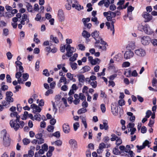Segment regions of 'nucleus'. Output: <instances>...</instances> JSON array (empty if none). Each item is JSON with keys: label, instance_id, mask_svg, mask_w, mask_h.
Segmentation results:
<instances>
[{"label": "nucleus", "instance_id": "nucleus-36", "mask_svg": "<svg viewBox=\"0 0 157 157\" xmlns=\"http://www.w3.org/2000/svg\"><path fill=\"white\" fill-rule=\"evenodd\" d=\"M82 35L84 37L87 38H89L90 36V33L85 30L83 31L82 33Z\"/></svg>", "mask_w": 157, "mask_h": 157}, {"label": "nucleus", "instance_id": "nucleus-53", "mask_svg": "<svg viewBox=\"0 0 157 157\" xmlns=\"http://www.w3.org/2000/svg\"><path fill=\"white\" fill-rule=\"evenodd\" d=\"M130 65V63L129 62L127 61L123 63L122 64V67H129Z\"/></svg>", "mask_w": 157, "mask_h": 157}, {"label": "nucleus", "instance_id": "nucleus-24", "mask_svg": "<svg viewBox=\"0 0 157 157\" xmlns=\"http://www.w3.org/2000/svg\"><path fill=\"white\" fill-rule=\"evenodd\" d=\"M100 128L101 129H104L105 130H107L109 129V126L108 123L106 122H104L103 124H100Z\"/></svg>", "mask_w": 157, "mask_h": 157}, {"label": "nucleus", "instance_id": "nucleus-35", "mask_svg": "<svg viewBox=\"0 0 157 157\" xmlns=\"http://www.w3.org/2000/svg\"><path fill=\"white\" fill-rule=\"evenodd\" d=\"M59 82L60 83L63 82L64 85H66L67 84L66 78L65 76L60 77Z\"/></svg>", "mask_w": 157, "mask_h": 157}, {"label": "nucleus", "instance_id": "nucleus-54", "mask_svg": "<svg viewBox=\"0 0 157 157\" xmlns=\"http://www.w3.org/2000/svg\"><path fill=\"white\" fill-rule=\"evenodd\" d=\"M100 108L102 113H104L106 111L105 105L104 104H102L100 105Z\"/></svg>", "mask_w": 157, "mask_h": 157}, {"label": "nucleus", "instance_id": "nucleus-40", "mask_svg": "<svg viewBox=\"0 0 157 157\" xmlns=\"http://www.w3.org/2000/svg\"><path fill=\"white\" fill-rule=\"evenodd\" d=\"M50 39L51 40L53 41L55 43H58L59 42V40L58 38L56 37H54L52 35L50 36Z\"/></svg>", "mask_w": 157, "mask_h": 157}, {"label": "nucleus", "instance_id": "nucleus-13", "mask_svg": "<svg viewBox=\"0 0 157 157\" xmlns=\"http://www.w3.org/2000/svg\"><path fill=\"white\" fill-rule=\"evenodd\" d=\"M142 16L144 19V21L145 22L149 21L152 19V17L149 13L144 12L143 13Z\"/></svg>", "mask_w": 157, "mask_h": 157}, {"label": "nucleus", "instance_id": "nucleus-60", "mask_svg": "<svg viewBox=\"0 0 157 157\" xmlns=\"http://www.w3.org/2000/svg\"><path fill=\"white\" fill-rule=\"evenodd\" d=\"M54 129L53 126L50 125L48 126L47 129L48 132H53Z\"/></svg>", "mask_w": 157, "mask_h": 157}, {"label": "nucleus", "instance_id": "nucleus-11", "mask_svg": "<svg viewBox=\"0 0 157 157\" xmlns=\"http://www.w3.org/2000/svg\"><path fill=\"white\" fill-rule=\"evenodd\" d=\"M30 107L33 110V112L34 113L40 112L42 109V107L38 106L34 104H32Z\"/></svg>", "mask_w": 157, "mask_h": 157}, {"label": "nucleus", "instance_id": "nucleus-62", "mask_svg": "<svg viewBox=\"0 0 157 157\" xmlns=\"http://www.w3.org/2000/svg\"><path fill=\"white\" fill-rule=\"evenodd\" d=\"M88 89V88L87 86H83L82 89V92L83 93L88 94L87 93V90Z\"/></svg>", "mask_w": 157, "mask_h": 157}, {"label": "nucleus", "instance_id": "nucleus-50", "mask_svg": "<svg viewBox=\"0 0 157 157\" xmlns=\"http://www.w3.org/2000/svg\"><path fill=\"white\" fill-rule=\"evenodd\" d=\"M118 104L119 106H122L125 104V101L123 99H120L118 101Z\"/></svg>", "mask_w": 157, "mask_h": 157}, {"label": "nucleus", "instance_id": "nucleus-43", "mask_svg": "<svg viewBox=\"0 0 157 157\" xmlns=\"http://www.w3.org/2000/svg\"><path fill=\"white\" fill-rule=\"evenodd\" d=\"M90 84L93 88H95L97 87V82L96 81H91Z\"/></svg>", "mask_w": 157, "mask_h": 157}, {"label": "nucleus", "instance_id": "nucleus-32", "mask_svg": "<svg viewBox=\"0 0 157 157\" xmlns=\"http://www.w3.org/2000/svg\"><path fill=\"white\" fill-rule=\"evenodd\" d=\"M35 147L32 146L30 147V150L28 152V155L30 157L33 156L34 155L33 151L35 149Z\"/></svg>", "mask_w": 157, "mask_h": 157}, {"label": "nucleus", "instance_id": "nucleus-5", "mask_svg": "<svg viewBox=\"0 0 157 157\" xmlns=\"http://www.w3.org/2000/svg\"><path fill=\"white\" fill-rule=\"evenodd\" d=\"M134 53L136 56L141 57H144L146 55V52L145 50L142 48L136 49L134 51Z\"/></svg>", "mask_w": 157, "mask_h": 157}, {"label": "nucleus", "instance_id": "nucleus-18", "mask_svg": "<svg viewBox=\"0 0 157 157\" xmlns=\"http://www.w3.org/2000/svg\"><path fill=\"white\" fill-rule=\"evenodd\" d=\"M72 7L75 8V9L78 11L83 9V6H81L79 4L78 1H75L74 2V3L72 4Z\"/></svg>", "mask_w": 157, "mask_h": 157}, {"label": "nucleus", "instance_id": "nucleus-1", "mask_svg": "<svg viewBox=\"0 0 157 157\" xmlns=\"http://www.w3.org/2000/svg\"><path fill=\"white\" fill-rule=\"evenodd\" d=\"M10 124L11 127L16 131L20 128H22L25 125V123L23 121H20V119H16L11 120Z\"/></svg>", "mask_w": 157, "mask_h": 157}, {"label": "nucleus", "instance_id": "nucleus-63", "mask_svg": "<svg viewBox=\"0 0 157 157\" xmlns=\"http://www.w3.org/2000/svg\"><path fill=\"white\" fill-rule=\"evenodd\" d=\"M52 136L57 138H59L60 136V133L59 131H57L53 133Z\"/></svg>", "mask_w": 157, "mask_h": 157}, {"label": "nucleus", "instance_id": "nucleus-7", "mask_svg": "<svg viewBox=\"0 0 157 157\" xmlns=\"http://www.w3.org/2000/svg\"><path fill=\"white\" fill-rule=\"evenodd\" d=\"M151 41V38L147 36H144L140 37V41L144 45H148Z\"/></svg>", "mask_w": 157, "mask_h": 157}, {"label": "nucleus", "instance_id": "nucleus-44", "mask_svg": "<svg viewBox=\"0 0 157 157\" xmlns=\"http://www.w3.org/2000/svg\"><path fill=\"white\" fill-rule=\"evenodd\" d=\"M128 46L130 48L133 49L134 48L135 46V43L134 42H131L129 43Z\"/></svg>", "mask_w": 157, "mask_h": 157}, {"label": "nucleus", "instance_id": "nucleus-9", "mask_svg": "<svg viewBox=\"0 0 157 157\" xmlns=\"http://www.w3.org/2000/svg\"><path fill=\"white\" fill-rule=\"evenodd\" d=\"M114 23V22L113 21H111L110 22H106L105 24L107 26L108 29L112 32L113 35H114L115 32Z\"/></svg>", "mask_w": 157, "mask_h": 157}, {"label": "nucleus", "instance_id": "nucleus-33", "mask_svg": "<svg viewBox=\"0 0 157 157\" xmlns=\"http://www.w3.org/2000/svg\"><path fill=\"white\" fill-rule=\"evenodd\" d=\"M100 61L99 59L97 58L94 59H93V60L91 61L90 63L92 65H95L99 63Z\"/></svg>", "mask_w": 157, "mask_h": 157}, {"label": "nucleus", "instance_id": "nucleus-28", "mask_svg": "<svg viewBox=\"0 0 157 157\" xmlns=\"http://www.w3.org/2000/svg\"><path fill=\"white\" fill-rule=\"evenodd\" d=\"M109 68L112 69L113 71L115 73L119 72V74H118V75H121V72L120 70H119L117 67L114 66H111V67Z\"/></svg>", "mask_w": 157, "mask_h": 157}, {"label": "nucleus", "instance_id": "nucleus-12", "mask_svg": "<svg viewBox=\"0 0 157 157\" xmlns=\"http://www.w3.org/2000/svg\"><path fill=\"white\" fill-rule=\"evenodd\" d=\"M99 33L98 31H95L91 34V36L94 38L95 40V44H96L100 42V36H99Z\"/></svg>", "mask_w": 157, "mask_h": 157}, {"label": "nucleus", "instance_id": "nucleus-25", "mask_svg": "<svg viewBox=\"0 0 157 157\" xmlns=\"http://www.w3.org/2000/svg\"><path fill=\"white\" fill-rule=\"evenodd\" d=\"M78 80L80 82L83 83L85 81V77L82 74L78 75H77Z\"/></svg>", "mask_w": 157, "mask_h": 157}, {"label": "nucleus", "instance_id": "nucleus-48", "mask_svg": "<svg viewBox=\"0 0 157 157\" xmlns=\"http://www.w3.org/2000/svg\"><path fill=\"white\" fill-rule=\"evenodd\" d=\"M90 18L89 17L87 18H83L82 20V21L83 22L84 25L86 26V23L90 21Z\"/></svg>", "mask_w": 157, "mask_h": 157}, {"label": "nucleus", "instance_id": "nucleus-34", "mask_svg": "<svg viewBox=\"0 0 157 157\" xmlns=\"http://www.w3.org/2000/svg\"><path fill=\"white\" fill-rule=\"evenodd\" d=\"M10 116L12 117H16V119H20V115L18 114L17 112H13L10 113Z\"/></svg>", "mask_w": 157, "mask_h": 157}, {"label": "nucleus", "instance_id": "nucleus-20", "mask_svg": "<svg viewBox=\"0 0 157 157\" xmlns=\"http://www.w3.org/2000/svg\"><path fill=\"white\" fill-rule=\"evenodd\" d=\"M21 73L22 72L21 71H19V72H17L15 75V77L17 79V81L19 84L23 83L24 82V81H23V80L21 79Z\"/></svg>", "mask_w": 157, "mask_h": 157}, {"label": "nucleus", "instance_id": "nucleus-21", "mask_svg": "<svg viewBox=\"0 0 157 157\" xmlns=\"http://www.w3.org/2000/svg\"><path fill=\"white\" fill-rule=\"evenodd\" d=\"M70 145L73 148H77V143L76 140L74 139H70L69 141Z\"/></svg>", "mask_w": 157, "mask_h": 157}, {"label": "nucleus", "instance_id": "nucleus-6", "mask_svg": "<svg viewBox=\"0 0 157 157\" xmlns=\"http://www.w3.org/2000/svg\"><path fill=\"white\" fill-rule=\"evenodd\" d=\"M67 51L66 55L68 57L71 56L73 53L76 51V49L73 47H71L70 44H68L66 48Z\"/></svg>", "mask_w": 157, "mask_h": 157}, {"label": "nucleus", "instance_id": "nucleus-49", "mask_svg": "<svg viewBox=\"0 0 157 157\" xmlns=\"http://www.w3.org/2000/svg\"><path fill=\"white\" fill-rule=\"evenodd\" d=\"M134 124L133 122L131 123L130 122L127 125V127L128 128V130H129V129L134 128Z\"/></svg>", "mask_w": 157, "mask_h": 157}, {"label": "nucleus", "instance_id": "nucleus-61", "mask_svg": "<svg viewBox=\"0 0 157 157\" xmlns=\"http://www.w3.org/2000/svg\"><path fill=\"white\" fill-rule=\"evenodd\" d=\"M39 64L40 62L39 60H37L35 66V69L36 71H38L39 70Z\"/></svg>", "mask_w": 157, "mask_h": 157}, {"label": "nucleus", "instance_id": "nucleus-31", "mask_svg": "<svg viewBox=\"0 0 157 157\" xmlns=\"http://www.w3.org/2000/svg\"><path fill=\"white\" fill-rule=\"evenodd\" d=\"M10 102H9L6 100H3L2 102V105L4 107L7 108L10 107Z\"/></svg>", "mask_w": 157, "mask_h": 157}, {"label": "nucleus", "instance_id": "nucleus-55", "mask_svg": "<svg viewBox=\"0 0 157 157\" xmlns=\"http://www.w3.org/2000/svg\"><path fill=\"white\" fill-rule=\"evenodd\" d=\"M30 141L29 139L25 138L23 140V142L25 145H27L30 143Z\"/></svg>", "mask_w": 157, "mask_h": 157}, {"label": "nucleus", "instance_id": "nucleus-41", "mask_svg": "<svg viewBox=\"0 0 157 157\" xmlns=\"http://www.w3.org/2000/svg\"><path fill=\"white\" fill-rule=\"evenodd\" d=\"M78 57V54L77 53H75L73 56L71 57L69 59L70 61L73 62L76 60L77 58Z\"/></svg>", "mask_w": 157, "mask_h": 157}, {"label": "nucleus", "instance_id": "nucleus-10", "mask_svg": "<svg viewBox=\"0 0 157 157\" xmlns=\"http://www.w3.org/2000/svg\"><path fill=\"white\" fill-rule=\"evenodd\" d=\"M5 95V100L8 101L9 102H10V103L13 102V99L12 97L13 96V93L11 91H7Z\"/></svg>", "mask_w": 157, "mask_h": 157}, {"label": "nucleus", "instance_id": "nucleus-15", "mask_svg": "<svg viewBox=\"0 0 157 157\" xmlns=\"http://www.w3.org/2000/svg\"><path fill=\"white\" fill-rule=\"evenodd\" d=\"M92 17L91 19V21L94 22L96 25H98L99 23V22L98 20L97 17L96 16L97 15V11H93L91 13Z\"/></svg>", "mask_w": 157, "mask_h": 157}, {"label": "nucleus", "instance_id": "nucleus-42", "mask_svg": "<svg viewBox=\"0 0 157 157\" xmlns=\"http://www.w3.org/2000/svg\"><path fill=\"white\" fill-rule=\"evenodd\" d=\"M26 8L28 11L32 12H33L32 6L29 3H28L26 5Z\"/></svg>", "mask_w": 157, "mask_h": 157}, {"label": "nucleus", "instance_id": "nucleus-8", "mask_svg": "<svg viewBox=\"0 0 157 157\" xmlns=\"http://www.w3.org/2000/svg\"><path fill=\"white\" fill-rule=\"evenodd\" d=\"M111 112L113 115L117 116L118 114V106L116 103H113L111 106Z\"/></svg>", "mask_w": 157, "mask_h": 157}, {"label": "nucleus", "instance_id": "nucleus-46", "mask_svg": "<svg viewBox=\"0 0 157 157\" xmlns=\"http://www.w3.org/2000/svg\"><path fill=\"white\" fill-rule=\"evenodd\" d=\"M77 48L81 51H84L85 49V47L82 44H79L77 47Z\"/></svg>", "mask_w": 157, "mask_h": 157}, {"label": "nucleus", "instance_id": "nucleus-4", "mask_svg": "<svg viewBox=\"0 0 157 157\" xmlns=\"http://www.w3.org/2000/svg\"><path fill=\"white\" fill-rule=\"evenodd\" d=\"M61 99L60 95H56L55 97V101L52 102L54 110L56 112L57 110V108H60L61 105V102L60 101Z\"/></svg>", "mask_w": 157, "mask_h": 157}, {"label": "nucleus", "instance_id": "nucleus-16", "mask_svg": "<svg viewBox=\"0 0 157 157\" xmlns=\"http://www.w3.org/2000/svg\"><path fill=\"white\" fill-rule=\"evenodd\" d=\"M100 44L102 45H103L101 46H97L98 49H101L103 51H105L106 50V47L105 45L106 44V43L103 40L100 38Z\"/></svg>", "mask_w": 157, "mask_h": 157}, {"label": "nucleus", "instance_id": "nucleus-47", "mask_svg": "<svg viewBox=\"0 0 157 157\" xmlns=\"http://www.w3.org/2000/svg\"><path fill=\"white\" fill-rule=\"evenodd\" d=\"M112 14H114L115 15V13L113 12H112L110 11L107 12H104L103 13V15L105 17H107L109 15L112 16Z\"/></svg>", "mask_w": 157, "mask_h": 157}, {"label": "nucleus", "instance_id": "nucleus-57", "mask_svg": "<svg viewBox=\"0 0 157 157\" xmlns=\"http://www.w3.org/2000/svg\"><path fill=\"white\" fill-rule=\"evenodd\" d=\"M37 97L38 96L36 94H34L32 96L31 98H32L33 99L34 101L36 100V103H38L39 99H37Z\"/></svg>", "mask_w": 157, "mask_h": 157}, {"label": "nucleus", "instance_id": "nucleus-59", "mask_svg": "<svg viewBox=\"0 0 157 157\" xmlns=\"http://www.w3.org/2000/svg\"><path fill=\"white\" fill-rule=\"evenodd\" d=\"M29 77V75L27 73H25L23 74V78L24 80L23 81H26L28 79Z\"/></svg>", "mask_w": 157, "mask_h": 157}, {"label": "nucleus", "instance_id": "nucleus-3", "mask_svg": "<svg viewBox=\"0 0 157 157\" xmlns=\"http://www.w3.org/2000/svg\"><path fill=\"white\" fill-rule=\"evenodd\" d=\"M1 134L3 136V144L5 146L7 147L10 145V140L9 136L7 134L6 131L4 130L1 132Z\"/></svg>", "mask_w": 157, "mask_h": 157}, {"label": "nucleus", "instance_id": "nucleus-26", "mask_svg": "<svg viewBox=\"0 0 157 157\" xmlns=\"http://www.w3.org/2000/svg\"><path fill=\"white\" fill-rule=\"evenodd\" d=\"M66 76L67 78L69 79L70 80L72 81L73 82H75L76 80L75 78L73 77V75L70 72H68L67 73Z\"/></svg>", "mask_w": 157, "mask_h": 157}, {"label": "nucleus", "instance_id": "nucleus-56", "mask_svg": "<svg viewBox=\"0 0 157 157\" xmlns=\"http://www.w3.org/2000/svg\"><path fill=\"white\" fill-rule=\"evenodd\" d=\"M150 42L154 46H157V39H151Z\"/></svg>", "mask_w": 157, "mask_h": 157}, {"label": "nucleus", "instance_id": "nucleus-27", "mask_svg": "<svg viewBox=\"0 0 157 157\" xmlns=\"http://www.w3.org/2000/svg\"><path fill=\"white\" fill-rule=\"evenodd\" d=\"M127 114L130 116L129 117V120L130 121L133 122L135 121V117L133 115L132 113L131 112H128Z\"/></svg>", "mask_w": 157, "mask_h": 157}, {"label": "nucleus", "instance_id": "nucleus-22", "mask_svg": "<svg viewBox=\"0 0 157 157\" xmlns=\"http://www.w3.org/2000/svg\"><path fill=\"white\" fill-rule=\"evenodd\" d=\"M58 16L59 21H62L64 20L65 17L62 10H59Z\"/></svg>", "mask_w": 157, "mask_h": 157}, {"label": "nucleus", "instance_id": "nucleus-17", "mask_svg": "<svg viewBox=\"0 0 157 157\" xmlns=\"http://www.w3.org/2000/svg\"><path fill=\"white\" fill-rule=\"evenodd\" d=\"M63 131L66 134L69 133L71 131L70 127L67 124L65 123L63 125Z\"/></svg>", "mask_w": 157, "mask_h": 157}, {"label": "nucleus", "instance_id": "nucleus-19", "mask_svg": "<svg viewBox=\"0 0 157 157\" xmlns=\"http://www.w3.org/2000/svg\"><path fill=\"white\" fill-rule=\"evenodd\" d=\"M80 118L82 124L84 126L85 129L87 127V124L86 122V119L85 116H80Z\"/></svg>", "mask_w": 157, "mask_h": 157}, {"label": "nucleus", "instance_id": "nucleus-2", "mask_svg": "<svg viewBox=\"0 0 157 157\" xmlns=\"http://www.w3.org/2000/svg\"><path fill=\"white\" fill-rule=\"evenodd\" d=\"M138 29L141 31H144L147 35H151L154 32L153 30L147 24L144 25L142 23H139L137 26Z\"/></svg>", "mask_w": 157, "mask_h": 157}, {"label": "nucleus", "instance_id": "nucleus-58", "mask_svg": "<svg viewBox=\"0 0 157 157\" xmlns=\"http://www.w3.org/2000/svg\"><path fill=\"white\" fill-rule=\"evenodd\" d=\"M111 136V138H110V140L111 141L115 140L118 138L117 136L114 134H112Z\"/></svg>", "mask_w": 157, "mask_h": 157}, {"label": "nucleus", "instance_id": "nucleus-23", "mask_svg": "<svg viewBox=\"0 0 157 157\" xmlns=\"http://www.w3.org/2000/svg\"><path fill=\"white\" fill-rule=\"evenodd\" d=\"M16 67L17 69V67H19V71L23 72H24L23 68L22 66V63L20 61H16L15 62Z\"/></svg>", "mask_w": 157, "mask_h": 157}, {"label": "nucleus", "instance_id": "nucleus-37", "mask_svg": "<svg viewBox=\"0 0 157 157\" xmlns=\"http://www.w3.org/2000/svg\"><path fill=\"white\" fill-rule=\"evenodd\" d=\"M33 118L34 120H35L38 121H40L41 119V116L39 113H37L34 115Z\"/></svg>", "mask_w": 157, "mask_h": 157}, {"label": "nucleus", "instance_id": "nucleus-51", "mask_svg": "<svg viewBox=\"0 0 157 157\" xmlns=\"http://www.w3.org/2000/svg\"><path fill=\"white\" fill-rule=\"evenodd\" d=\"M121 57V53H118L114 57L115 60L119 61Z\"/></svg>", "mask_w": 157, "mask_h": 157}, {"label": "nucleus", "instance_id": "nucleus-29", "mask_svg": "<svg viewBox=\"0 0 157 157\" xmlns=\"http://www.w3.org/2000/svg\"><path fill=\"white\" fill-rule=\"evenodd\" d=\"M9 88L8 86L5 85V83L2 82L1 84V89L2 91H5L7 90Z\"/></svg>", "mask_w": 157, "mask_h": 157}, {"label": "nucleus", "instance_id": "nucleus-39", "mask_svg": "<svg viewBox=\"0 0 157 157\" xmlns=\"http://www.w3.org/2000/svg\"><path fill=\"white\" fill-rule=\"evenodd\" d=\"M70 66L73 70H75L77 68V64L75 63L71 62L70 63Z\"/></svg>", "mask_w": 157, "mask_h": 157}, {"label": "nucleus", "instance_id": "nucleus-38", "mask_svg": "<svg viewBox=\"0 0 157 157\" xmlns=\"http://www.w3.org/2000/svg\"><path fill=\"white\" fill-rule=\"evenodd\" d=\"M87 111V109L84 108H82L78 110L77 113L78 114L85 113Z\"/></svg>", "mask_w": 157, "mask_h": 157}, {"label": "nucleus", "instance_id": "nucleus-64", "mask_svg": "<svg viewBox=\"0 0 157 157\" xmlns=\"http://www.w3.org/2000/svg\"><path fill=\"white\" fill-rule=\"evenodd\" d=\"M41 148L44 151H47L48 149V146L46 144H44L41 146Z\"/></svg>", "mask_w": 157, "mask_h": 157}, {"label": "nucleus", "instance_id": "nucleus-30", "mask_svg": "<svg viewBox=\"0 0 157 157\" xmlns=\"http://www.w3.org/2000/svg\"><path fill=\"white\" fill-rule=\"evenodd\" d=\"M75 100L73 101V103L75 105L78 104L80 102V99L79 98L78 95L77 94L74 95Z\"/></svg>", "mask_w": 157, "mask_h": 157}, {"label": "nucleus", "instance_id": "nucleus-52", "mask_svg": "<svg viewBox=\"0 0 157 157\" xmlns=\"http://www.w3.org/2000/svg\"><path fill=\"white\" fill-rule=\"evenodd\" d=\"M90 68L89 66H84L82 68L83 72H85L90 71Z\"/></svg>", "mask_w": 157, "mask_h": 157}, {"label": "nucleus", "instance_id": "nucleus-14", "mask_svg": "<svg viewBox=\"0 0 157 157\" xmlns=\"http://www.w3.org/2000/svg\"><path fill=\"white\" fill-rule=\"evenodd\" d=\"M133 52L130 50L127 51L124 54V58L126 59H130L134 56Z\"/></svg>", "mask_w": 157, "mask_h": 157}, {"label": "nucleus", "instance_id": "nucleus-45", "mask_svg": "<svg viewBox=\"0 0 157 157\" xmlns=\"http://www.w3.org/2000/svg\"><path fill=\"white\" fill-rule=\"evenodd\" d=\"M73 126L74 131H76L79 127V123L78 122H76L73 124Z\"/></svg>", "mask_w": 157, "mask_h": 157}]
</instances>
